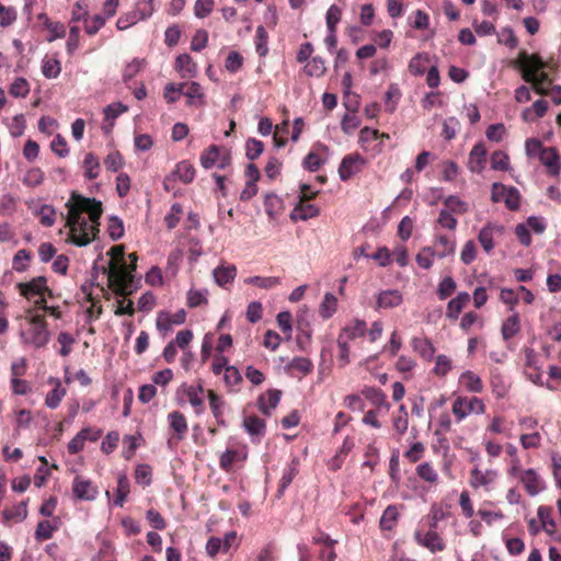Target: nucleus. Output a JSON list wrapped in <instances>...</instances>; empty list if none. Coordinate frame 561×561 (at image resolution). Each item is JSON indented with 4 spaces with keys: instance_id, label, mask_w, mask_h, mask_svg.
<instances>
[{
    "instance_id": "nucleus-1",
    "label": "nucleus",
    "mask_w": 561,
    "mask_h": 561,
    "mask_svg": "<svg viewBox=\"0 0 561 561\" xmlns=\"http://www.w3.org/2000/svg\"><path fill=\"white\" fill-rule=\"evenodd\" d=\"M66 207L71 242L77 247L88 245L99 232L98 227L103 213L102 203L94 197H85L73 191Z\"/></svg>"
},
{
    "instance_id": "nucleus-2",
    "label": "nucleus",
    "mask_w": 561,
    "mask_h": 561,
    "mask_svg": "<svg viewBox=\"0 0 561 561\" xmlns=\"http://www.w3.org/2000/svg\"><path fill=\"white\" fill-rule=\"evenodd\" d=\"M128 259L130 260L129 268H127L125 263H123L122 266L116 267L114 262L111 260L108 261V267H99L98 262H94L92 270L93 272L101 271L103 274L107 275L110 284L116 286L117 294L130 295L133 294L131 285L135 278L134 272L137 268L138 256L136 253H130L128 254Z\"/></svg>"
},
{
    "instance_id": "nucleus-3",
    "label": "nucleus",
    "mask_w": 561,
    "mask_h": 561,
    "mask_svg": "<svg viewBox=\"0 0 561 561\" xmlns=\"http://www.w3.org/2000/svg\"><path fill=\"white\" fill-rule=\"evenodd\" d=\"M18 288L20 295L25 297L27 300H31L33 297L38 296L39 298L35 301V304L44 310L48 309L46 300L43 297V295L45 293L51 295V290L47 286V278L45 276H37L28 282L19 283Z\"/></svg>"
},
{
    "instance_id": "nucleus-4",
    "label": "nucleus",
    "mask_w": 561,
    "mask_h": 561,
    "mask_svg": "<svg viewBox=\"0 0 561 561\" xmlns=\"http://www.w3.org/2000/svg\"><path fill=\"white\" fill-rule=\"evenodd\" d=\"M453 413L456 415L457 421L460 422L471 413L483 414L485 412V405L483 401L478 397L470 399L466 397H458L453 403Z\"/></svg>"
},
{
    "instance_id": "nucleus-5",
    "label": "nucleus",
    "mask_w": 561,
    "mask_h": 561,
    "mask_svg": "<svg viewBox=\"0 0 561 561\" xmlns=\"http://www.w3.org/2000/svg\"><path fill=\"white\" fill-rule=\"evenodd\" d=\"M72 492L77 500L93 501L99 494V489L91 480L77 476L72 482Z\"/></svg>"
},
{
    "instance_id": "nucleus-6",
    "label": "nucleus",
    "mask_w": 561,
    "mask_h": 561,
    "mask_svg": "<svg viewBox=\"0 0 561 561\" xmlns=\"http://www.w3.org/2000/svg\"><path fill=\"white\" fill-rule=\"evenodd\" d=\"M519 480L530 496H536L546 489L545 481L534 469H527L520 472Z\"/></svg>"
},
{
    "instance_id": "nucleus-7",
    "label": "nucleus",
    "mask_w": 561,
    "mask_h": 561,
    "mask_svg": "<svg viewBox=\"0 0 561 561\" xmlns=\"http://www.w3.org/2000/svg\"><path fill=\"white\" fill-rule=\"evenodd\" d=\"M504 230L502 225L494 222H488L481 228L478 234V240L486 253H490L494 249V233L501 234Z\"/></svg>"
},
{
    "instance_id": "nucleus-8",
    "label": "nucleus",
    "mask_w": 561,
    "mask_h": 561,
    "mask_svg": "<svg viewBox=\"0 0 561 561\" xmlns=\"http://www.w3.org/2000/svg\"><path fill=\"white\" fill-rule=\"evenodd\" d=\"M364 158L356 153V154H347L345 156L339 167V176L341 181H347L350 180L355 173L359 171V168L357 167L358 163H364Z\"/></svg>"
},
{
    "instance_id": "nucleus-9",
    "label": "nucleus",
    "mask_w": 561,
    "mask_h": 561,
    "mask_svg": "<svg viewBox=\"0 0 561 561\" xmlns=\"http://www.w3.org/2000/svg\"><path fill=\"white\" fill-rule=\"evenodd\" d=\"M403 301L402 294L397 289L381 290L377 295L376 309H390L400 306Z\"/></svg>"
},
{
    "instance_id": "nucleus-10",
    "label": "nucleus",
    "mask_w": 561,
    "mask_h": 561,
    "mask_svg": "<svg viewBox=\"0 0 561 561\" xmlns=\"http://www.w3.org/2000/svg\"><path fill=\"white\" fill-rule=\"evenodd\" d=\"M486 149L482 142L476 144L470 153L468 165L470 171L480 173L485 168Z\"/></svg>"
},
{
    "instance_id": "nucleus-11",
    "label": "nucleus",
    "mask_w": 561,
    "mask_h": 561,
    "mask_svg": "<svg viewBox=\"0 0 561 561\" xmlns=\"http://www.w3.org/2000/svg\"><path fill=\"white\" fill-rule=\"evenodd\" d=\"M49 341V332L46 328V323L36 320L30 330V343L36 347H44Z\"/></svg>"
},
{
    "instance_id": "nucleus-12",
    "label": "nucleus",
    "mask_w": 561,
    "mask_h": 561,
    "mask_svg": "<svg viewBox=\"0 0 561 561\" xmlns=\"http://www.w3.org/2000/svg\"><path fill=\"white\" fill-rule=\"evenodd\" d=\"M175 69L180 72L182 78H194L197 75V65L186 53L176 57Z\"/></svg>"
},
{
    "instance_id": "nucleus-13",
    "label": "nucleus",
    "mask_w": 561,
    "mask_h": 561,
    "mask_svg": "<svg viewBox=\"0 0 561 561\" xmlns=\"http://www.w3.org/2000/svg\"><path fill=\"white\" fill-rule=\"evenodd\" d=\"M540 161L548 168L549 174L558 176L560 173V156L556 148H546L540 154Z\"/></svg>"
},
{
    "instance_id": "nucleus-14",
    "label": "nucleus",
    "mask_w": 561,
    "mask_h": 561,
    "mask_svg": "<svg viewBox=\"0 0 561 561\" xmlns=\"http://www.w3.org/2000/svg\"><path fill=\"white\" fill-rule=\"evenodd\" d=\"M195 178V168L187 160L180 161L172 173L167 178L169 179H179L182 183L188 184L193 182Z\"/></svg>"
},
{
    "instance_id": "nucleus-15",
    "label": "nucleus",
    "mask_w": 561,
    "mask_h": 561,
    "mask_svg": "<svg viewBox=\"0 0 561 561\" xmlns=\"http://www.w3.org/2000/svg\"><path fill=\"white\" fill-rule=\"evenodd\" d=\"M243 427L249 435L257 437V440H260L266 432L265 421L254 414L243 419Z\"/></svg>"
},
{
    "instance_id": "nucleus-16",
    "label": "nucleus",
    "mask_w": 561,
    "mask_h": 561,
    "mask_svg": "<svg viewBox=\"0 0 561 561\" xmlns=\"http://www.w3.org/2000/svg\"><path fill=\"white\" fill-rule=\"evenodd\" d=\"M48 382L54 383L55 387L47 393L45 398V405L54 410L59 407L62 398L66 396V389L61 386L58 378L50 377Z\"/></svg>"
},
{
    "instance_id": "nucleus-17",
    "label": "nucleus",
    "mask_w": 561,
    "mask_h": 561,
    "mask_svg": "<svg viewBox=\"0 0 561 561\" xmlns=\"http://www.w3.org/2000/svg\"><path fill=\"white\" fill-rule=\"evenodd\" d=\"M470 300L467 291H460L457 296L449 300L447 304L446 317L453 321L459 318L463 306Z\"/></svg>"
},
{
    "instance_id": "nucleus-18",
    "label": "nucleus",
    "mask_w": 561,
    "mask_h": 561,
    "mask_svg": "<svg viewBox=\"0 0 561 561\" xmlns=\"http://www.w3.org/2000/svg\"><path fill=\"white\" fill-rule=\"evenodd\" d=\"M208 400L211 413L216 419L217 424L220 426H226L227 424L224 420L226 402L214 390H208Z\"/></svg>"
},
{
    "instance_id": "nucleus-19",
    "label": "nucleus",
    "mask_w": 561,
    "mask_h": 561,
    "mask_svg": "<svg viewBox=\"0 0 561 561\" xmlns=\"http://www.w3.org/2000/svg\"><path fill=\"white\" fill-rule=\"evenodd\" d=\"M522 78L531 83L533 89L538 94H545L548 85L550 84L548 73L542 71L540 73L522 72Z\"/></svg>"
},
{
    "instance_id": "nucleus-20",
    "label": "nucleus",
    "mask_w": 561,
    "mask_h": 561,
    "mask_svg": "<svg viewBox=\"0 0 561 561\" xmlns=\"http://www.w3.org/2000/svg\"><path fill=\"white\" fill-rule=\"evenodd\" d=\"M415 538L419 543L426 547L432 552L443 551L445 549V543H444L443 539L434 530L427 531L423 539L421 538V534L417 531L415 534Z\"/></svg>"
},
{
    "instance_id": "nucleus-21",
    "label": "nucleus",
    "mask_w": 561,
    "mask_h": 561,
    "mask_svg": "<svg viewBox=\"0 0 561 561\" xmlns=\"http://www.w3.org/2000/svg\"><path fill=\"white\" fill-rule=\"evenodd\" d=\"M298 465H299V461L297 458H294L290 463L287 466V468L284 470L283 472V476L280 478V481H279V486H278V490H277V493H276V496L278 499H280L286 489L290 485V483L293 482L294 478L297 476L298 473Z\"/></svg>"
},
{
    "instance_id": "nucleus-22",
    "label": "nucleus",
    "mask_w": 561,
    "mask_h": 561,
    "mask_svg": "<svg viewBox=\"0 0 561 561\" xmlns=\"http://www.w3.org/2000/svg\"><path fill=\"white\" fill-rule=\"evenodd\" d=\"M319 215V208L313 204H298L290 211L289 217L293 221L308 220Z\"/></svg>"
},
{
    "instance_id": "nucleus-23",
    "label": "nucleus",
    "mask_w": 561,
    "mask_h": 561,
    "mask_svg": "<svg viewBox=\"0 0 561 561\" xmlns=\"http://www.w3.org/2000/svg\"><path fill=\"white\" fill-rule=\"evenodd\" d=\"M412 348L420 354L425 360H432L435 355L433 343L426 337H413L411 341Z\"/></svg>"
},
{
    "instance_id": "nucleus-24",
    "label": "nucleus",
    "mask_w": 561,
    "mask_h": 561,
    "mask_svg": "<svg viewBox=\"0 0 561 561\" xmlns=\"http://www.w3.org/2000/svg\"><path fill=\"white\" fill-rule=\"evenodd\" d=\"M496 478V471L489 469L482 472L478 467L471 470L470 485L474 489L486 486Z\"/></svg>"
},
{
    "instance_id": "nucleus-25",
    "label": "nucleus",
    "mask_w": 561,
    "mask_h": 561,
    "mask_svg": "<svg viewBox=\"0 0 561 561\" xmlns=\"http://www.w3.org/2000/svg\"><path fill=\"white\" fill-rule=\"evenodd\" d=\"M169 425L174 431L178 440H182L187 433V422L183 413L173 411L168 415Z\"/></svg>"
},
{
    "instance_id": "nucleus-26",
    "label": "nucleus",
    "mask_w": 561,
    "mask_h": 561,
    "mask_svg": "<svg viewBox=\"0 0 561 561\" xmlns=\"http://www.w3.org/2000/svg\"><path fill=\"white\" fill-rule=\"evenodd\" d=\"M213 276L216 284L224 287L234 280L237 276V268L234 265L217 266L213 271Z\"/></svg>"
},
{
    "instance_id": "nucleus-27",
    "label": "nucleus",
    "mask_w": 561,
    "mask_h": 561,
    "mask_svg": "<svg viewBox=\"0 0 561 561\" xmlns=\"http://www.w3.org/2000/svg\"><path fill=\"white\" fill-rule=\"evenodd\" d=\"M187 85V90L182 94H184L187 98V105H197L203 106L205 104V94L202 90V87L198 82L192 81Z\"/></svg>"
},
{
    "instance_id": "nucleus-28",
    "label": "nucleus",
    "mask_w": 561,
    "mask_h": 561,
    "mask_svg": "<svg viewBox=\"0 0 561 561\" xmlns=\"http://www.w3.org/2000/svg\"><path fill=\"white\" fill-rule=\"evenodd\" d=\"M151 13H152V9H150L148 11V13L138 12V11L128 12L118 18V20L116 22V27L119 31H125L128 27L136 24L139 20H145V19L149 18L151 15Z\"/></svg>"
},
{
    "instance_id": "nucleus-29",
    "label": "nucleus",
    "mask_w": 561,
    "mask_h": 561,
    "mask_svg": "<svg viewBox=\"0 0 561 561\" xmlns=\"http://www.w3.org/2000/svg\"><path fill=\"white\" fill-rule=\"evenodd\" d=\"M366 333V322L360 319H355L353 324L344 327L339 336H343L346 341L355 340L356 337L364 336Z\"/></svg>"
},
{
    "instance_id": "nucleus-30",
    "label": "nucleus",
    "mask_w": 561,
    "mask_h": 561,
    "mask_svg": "<svg viewBox=\"0 0 561 561\" xmlns=\"http://www.w3.org/2000/svg\"><path fill=\"white\" fill-rule=\"evenodd\" d=\"M266 396L268 397L270 408L266 407V404H265V396L264 394H261L257 398V405H259L260 411L263 414L270 415L271 414L270 409H275L278 405L280 398H282V391L278 389H270V390H267Z\"/></svg>"
},
{
    "instance_id": "nucleus-31",
    "label": "nucleus",
    "mask_w": 561,
    "mask_h": 561,
    "mask_svg": "<svg viewBox=\"0 0 561 561\" xmlns=\"http://www.w3.org/2000/svg\"><path fill=\"white\" fill-rule=\"evenodd\" d=\"M520 330L519 314L513 312L502 324L501 333L505 341L514 337Z\"/></svg>"
},
{
    "instance_id": "nucleus-32",
    "label": "nucleus",
    "mask_w": 561,
    "mask_h": 561,
    "mask_svg": "<svg viewBox=\"0 0 561 561\" xmlns=\"http://www.w3.org/2000/svg\"><path fill=\"white\" fill-rule=\"evenodd\" d=\"M61 72V64L56 57L45 56L42 60V73L46 79H55Z\"/></svg>"
},
{
    "instance_id": "nucleus-33",
    "label": "nucleus",
    "mask_w": 561,
    "mask_h": 561,
    "mask_svg": "<svg viewBox=\"0 0 561 561\" xmlns=\"http://www.w3.org/2000/svg\"><path fill=\"white\" fill-rule=\"evenodd\" d=\"M459 381L467 388L468 391L480 393L483 389L481 378L471 370H466L460 375Z\"/></svg>"
},
{
    "instance_id": "nucleus-34",
    "label": "nucleus",
    "mask_w": 561,
    "mask_h": 561,
    "mask_svg": "<svg viewBox=\"0 0 561 561\" xmlns=\"http://www.w3.org/2000/svg\"><path fill=\"white\" fill-rule=\"evenodd\" d=\"M430 62L427 53H417L409 62V71L411 75L420 77L426 72V64Z\"/></svg>"
},
{
    "instance_id": "nucleus-35",
    "label": "nucleus",
    "mask_w": 561,
    "mask_h": 561,
    "mask_svg": "<svg viewBox=\"0 0 561 561\" xmlns=\"http://www.w3.org/2000/svg\"><path fill=\"white\" fill-rule=\"evenodd\" d=\"M548 110V103L543 99L537 100L531 108L524 110L522 117L525 122H533L536 118L542 117Z\"/></svg>"
},
{
    "instance_id": "nucleus-36",
    "label": "nucleus",
    "mask_w": 561,
    "mask_h": 561,
    "mask_svg": "<svg viewBox=\"0 0 561 561\" xmlns=\"http://www.w3.org/2000/svg\"><path fill=\"white\" fill-rule=\"evenodd\" d=\"M83 168H84V178L88 180H94L99 176V170H100V161L98 157L92 153L88 152L84 156L83 159Z\"/></svg>"
},
{
    "instance_id": "nucleus-37",
    "label": "nucleus",
    "mask_w": 561,
    "mask_h": 561,
    "mask_svg": "<svg viewBox=\"0 0 561 561\" xmlns=\"http://www.w3.org/2000/svg\"><path fill=\"white\" fill-rule=\"evenodd\" d=\"M336 308H337L336 297L331 293H327L323 297V300L320 304L319 313L322 319L327 320V319H330L335 313Z\"/></svg>"
},
{
    "instance_id": "nucleus-38",
    "label": "nucleus",
    "mask_w": 561,
    "mask_h": 561,
    "mask_svg": "<svg viewBox=\"0 0 561 561\" xmlns=\"http://www.w3.org/2000/svg\"><path fill=\"white\" fill-rule=\"evenodd\" d=\"M129 493V480L126 477V474L121 473L117 478V489H116V495L113 500V504L115 506L122 507L124 505V502L126 501V497Z\"/></svg>"
},
{
    "instance_id": "nucleus-39",
    "label": "nucleus",
    "mask_w": 561,
    "mask_h": 561,
    "mask_svg": "<svg viewBox=\"0 0 561 561\" xmlns=\"http://www.w3.org/2000/svg\"><path fill=\"white\" fill-rule=\"evenodd\" d=\"M89 16L90 15L88 4L84 1L79 0L72 7L69 24L77 25V23L79 22H82L84 24L85 22H88Z\"/></svg>"
},
{
    "instance_id": "nucleus-40",
    "label": "nucleus",
    "mask_w": 561,
    "mask_h": 561,
    "mask_svg": "<svg viewBox=\"0 0 561 561\" xmlns=\"http://www.w3.org/2000/svg\"><path fill=\"white\" fill-rule=\"evenodd\" d=\"M398 510L396 505H388L383 511L380 518V528L383 530H391L398 520Z\"/></svg>"
},
{
    "instance_id": "nucleus-41",
    "label": "nucleus",
    "mask_w": 561,
    "mask_h": 561,
    "mask_svg": "<svg viewBox=\"0 0 561 561\" xmlns=\"http://www.w3.org/2000/svg\"><path fill=\"white\" fill-rule=\"evenodd\" d=\"M219 158V146L211 145L206 150H204L201 154V165L209 170L216 165V162Z\"/></svg>"
},
{
    "instance_id": "nucleus-42",
    "label": "nucleus",
    "mask_w": 561,
    "mask_h": 561,
    "mask_svg": "<svg viewBox=\"0 0 561 561\" xmlns=\"http://www.w3.org/2000/svg\"><path fill=\"white\" fill-rule=\"evenodd\" d=\"M268 34L263 25H259L255 31V49L260 57H265L268 53Z\"/></svg>"
},
{
    "instance_id": "nucleus-43",
    "label": "nucleus",
    "mask_w": 561,
    "mask_h": 561,
    "mask_svg": "<svg viewBox=\"0 0 561 561\" xmlns=\"http://www.w3.org/2000/svg\"><path fill=\"white\" fill-rule=\"evenodd\" d=\"M32 253L28 250L21 249L19 250L12 261V267L14 271L22 273L28 268V263L31 261Z\"/></svg>"
},
{
    "instance_id": "nucleus-44",
    "label": "nucleus",
    "mask_w": 561,
    "mask_h": 561,
    "mask_svg": "<svg viewBox=\"0 0 561 561\" xmlns=\"http://www.w3.org/2000/svg\"><path fill=\"white\" fill-rule=\"evenodd\" d=\"M56 530L57 525H53L49 520H41L37 523L34 536L37 541H44L50 539Z\"/></svg>"
},
{
    "instance_id": "nucleus-45",
    "label": "nucleus",
    "mask_w": 561,
    "mask_h": 561,
    "mask_svg": "<svg viewBox=\"0 0 561 561\" xmlns=\"http://www.w3.org/2000/svg\"><path fill=\"white\" fill-rule=\"evenodd\" d=\"M247 284L257 286L263 289H271L280 284V278L277 276H251L245 279Z\"/></svg>"
},
{
    "instance_id": "nucleus-46",
    "label": "nucleus",
    "mask_w": 561,
    "mask_h": 561,
    "mask_svg": "<svg viewBox=\"0 0 561 561\" xmlns=\"http://www.w3.org/2000/svg\"><path fill=\"white\" fill-rule=\"evenodd\" d=\"M9 93L13 98H26L30 93V84L26 79L19 77L10 84Z\"/></svg>"
},
{
    "instance_id": "nucleus-47",
    "label": "nucleus",
    "mask_w": 561,
    "mask_h": 561,
    "mask_svg": "<svg viewBox=\"0 0 561 561\" xmlns=\"http://www.w3.org/2000/svg\"><path fill=\"white\" fill-rule=\"evenodd\" d=\"M445 209L451 214H465L468 211V204L456 195H449L444 199Z\"/></svg>"
},
{
    "instance_id": "nucleus-48",
    "label": "nucleus",
    "mask_w": 561,
    "mask_h": 561,
    "mask_svg": "<svg viewBox=\"0 0 561 561\" xmlns=\"http://www.w3.org/2000/svg\"><path fill=\"white\" fill-rule=\"evenodd\" d=\"M504 203L507 209L517 210L520 207V193L515 186H506L504 190Z\"/></svg>"
},
{
    "instance_id": "nucleus-49",
    "label": "nucleus",
    "mask_w": 561,
    "mask_h": 561,
    "mask_svg": "<svg viewBox=\"0 0 561 561\" xmlns=\"http://www.w3.org/2000/svg\"><path fill=\"white\" fill-rule=\"evenodd\" d=\"M264 151V144L263 141L256 139V138H249L245 141V157L250 161L256 160Z\"/></svg>"
},
{
    "instance_id": "nucleus-50",
    "label": "nucleus",
    "mask_w": 561,
    "mask_h": 561,
    "mask_svg": "<svg viewBox=\"0 0 561 561\" xmlns=\"http://www.w3.org/2000/svg\"><path fill=\"white\" fill-rule=\"evenodd\" d=\"M497 43L514 49L518 45V39L515 36L514 30L511 26H505L497 33Z\"/></svg>"
},
{
    "instance_id": "nucleus-51",
    "label": "nucleus",
    "mask_w": 561,
    "mask_h": 561,
    "mask_svg": "<svg viewBox=\"0 0 561 561\" xmlns=\"http://www.w3.org/2000/svg\"><path fill=\"white\" fill-rule=\"evenodd\" d=\"M362 394L376 407L386 404V394L382 390L375 387H365Z\"/></svg>"
},
{
    "instance_id": "nucleus-52",
    "label": "nucleus",
    "mask_w": 561,
    "mask_h": 561,
    "mask_svg": "<svg viewBox=\"0 0 561 561\" xmlns=\"http://www.w3.org/2000/svg\"><path fill=\"white\" fill-rule=\"evenodd\" d=\"M386 110L393 113L397 108L398 101L401 98V91L397 83H391L386 92Z\"/></svg>"
},
{
    "instance_id": "nucleus-53",
    "label": "nucleus",
    "mask_w": 561,
    "mask_h": 561,
    "mask_svg": "<svg viewBox=\"0 0 561 561\" xmlns=\"http://www.w3.org/2000/svg\"><path fill=\"white\" fill-rule=\"evenodd\" d=\"M27 516V502L22 501L18 505H15L12 510H5L3 512V517L7 520L15 519L18 522H22Z\"/></svg>"
},
{
    "instance_id": "nucleus-54",
    "label": "nucleus",
    "mask_w": 561,
    "mask_h": 561,
    "mask_svg": "<svg viewBox=\"0 0 561 561\" xmlns=\"http://www.w3.org/2000/svg\"><path fill=\"white\" fill-rule=\"evenodd\" d=\"M280 204L282 201L276 194L270 193L265 195L264 208L270 218L274 219L278 215Z\"/></svg>"
},
{
    "instance_id": "nucleus-55",
    "label": "nucleus",
    "mask_w": 561,
    "mask_h": 561,
    "mask_svg": "<svg viewBox=\"0 0 561 561\" xmlns=\"http://www.w3.org/2000/svg\"><path fill=\"white\" fill-rule=\"evenodd\" d=\"M208 290L207 289H190L187 291V306L190 308H196L202 305H206L208 302L207 300Z\"/></svg>"
},
{
    "instance_id": "nucleus-56",
    "label": "nucleus",
    "mask_w": 561,
    "mask_h": 561,
    "mask_svg": "<svg viewBox=\"0 0 561 561\" xmlns=\"http://www.w3.org/2000/svg\"><path fill=\"white\" fill-rule=\"evenodd\" d=\"M491 168L499 171H507L510 169V157L502 150L494 151L491 156Z\"/></svg>"
},
{
    "instance_id": "nucleus-57",
    "label": "nucleus",
    "mask_w": 561,
    "mask_h": 561,
    "mask_svg": "<svg viewBox=\"0 0 561 561\" xmlns=\"http://www.w3.org/2000/svg\"><path fill=\"white\" fill-rule=\"evenodd\" d=\"M145 66V59L134 58L129 64H127L123 71V81L124 83H128Z\"/></svg>"
},
{
    "instance_id": "nucleus-58",
    "label": "nucleus",
    "mask_w": 561,
    "mask_h": 561,
    "mask_svg": "<svg viewBox=\"0 0 561 561\" xmlns=\"http://www.w3.org/2000/svg\"><path fill=\"white\" fill-rule=\"evenodd\" d=\"M184 87H186V83H168L163 90V96L167 102L175 103L180 99V95L183 93Z\"/></svg>"
},
{
    "instance_id": "nucleus-59",
    "label": "nucleus",
    "mask_w": 561,
    "mask_h": 561,
    "mask_svg": "<svg viewBox=\"0 0 561 561\" xmlns=\"http://www.w3.org/2000/svg\"><path fill=\"white\" fill-rule=\"evenodd\" d=\"M44 181V172L39 168H31L23 176L22 182L30 187H36Z\"/></svg>"
},
{
    "instance_id": "nucleus-60",
    "label": "nucleus",
    "mask_w": 561,
    "mask_h": 561,
    "mask_svg": "<svg viewBox=\"0 0 561 561\" xmlns=\"http://www.w3.org/2000/svg\"><path fill=\"white\" fill-rule=\"evenodd\" d=\"M89 428L81 430L67 445L68 453L70 455H76L81 451L84 447V443L87 440V434Z\"/></svg>"
},
{
    "instance_id": "nucleus-61",
    "label": "nucleus",
    "mask_w": 561,
    "mask_h": 561,
    "mask_svg": "<svg viewBox=\"0 0 561 561\" xmlns=\"http://www.w3.org/2000/svg\"><path fill=\"white\" fill-rule=\"evenodd\" d=\"M327 68L325 62L320 56H316L305 67V71L310 77H321L324 75Z\"/></svg>"
},
{
    "instance_id": "nucleus-62",
    "label": "nucleus",
    "mask_w": 561,
    "mask_h": 561,
    "mask_svg": "<svg viewBox=\"0 0 561 561\" xmlns=\"http://www.w3.org/2000/svg\"><path fill=\"white\" fill-rule=\"evenodd\" d=\"M36 214L39 216V221L44 227L54 226L56 210L51 205H42Z\"/></svg>"
},
{
    "instance_id": "nucleus-63",
    "label": "nucleus",
    "mask_w": 561,
    "mask_h": 561,
    "mask_svg": "<svg viewBox=\"0 0 561 561\" xmlns=\"http://www.w3.org/2000/svg\"><path fill=\"white\" fill-rule=\"evenodd\" d=\"M135 480L138 484L149 485L152 481V470L149 465L141 463L136 467Z\"/></svg>"
},
{
    "instance_id": "nucleus-64",
    "label": "nucleus",
    "mask_w": 561,
    "mask_h": 561,
    "mask_svg": "<svg viewBox=\"0 0 561 561\" xmlns=\"http://www.w3.org/2000/svg\"><path fill=\"white\" fill-rule=\"evenodd\" d=\"M108 236L112 240L117 241L124 236L123 220L117 216H111L108 219Z\"/></svg>"
}]
</instances>
